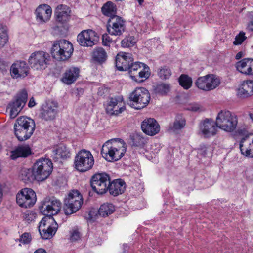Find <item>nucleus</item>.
<instances>
[{
    "mask_svg": "<svg viewBox=\"0 0 253 253\" xmlns=\"http://www.w3.org/2000/svg\"><path fill=\"white\" fill-rule=\"evenodd\" d=\"M188 109L192 111H197L199 109V108L196 105H192L189 107Z\"/></svg>",
    "mask_w": 253,
    "mask_h": 253,
    "instance_id": "obj_53",
    "label": "nucleus"
},
{
    "mask_svg": "<svg viewBox=\"0 0 253 253\" xmlns=\"http://www.w3.org/2000/svg\"><path fill=\"white\" fill-rule=\"evenodd\" d=\"M8 65V63L0 57V74H4L6 71Z\"/></svg>",
    "mask_w": 253,
    "mask_h": 253,
    "instance_id": "obj_50",
    "label": "nucleus"
},
{
    "mask_svg": "<svg viewBox=\"0 0 253 253\" xmlns=\"http://www.w3.org/2000/svg\"><path fill=\"white\" fill-rule=\"evenodd\" d=\"M94 160L90 151L85 150L80 151L74 160L75 169L80 172H85L90 169L94 165Z\"/></svg>",
    "mask_w": 253,
    "mask_h": 253,
    "instance_id": "obj_8",
    "label": "nucleus"
},
{
    "mask_svg": "<svg viewBox=\"0 0 253 253\" xmlns=\"http://www.w3.org/2000/svg\"><path fill=\"white\" fill-rule=\"evenodd\" d=\"M10 71L13 79L24 78L28 75L29 67L25 61H17L12 64Z\"/></svg>",
    "mask_w": 253,
    "mask_h": 253,
    "instance_id": "obj_20",
    "label": "nucleus"
},
{
    "mask_svg": "<svg viewBox=\"0 0 253 253\" xmlns=\"http://www.w3.org/2000/svg\"><path fill=\"white\" fill-rule=\"evenodd\" d=\"M245 35L244 32H240L239 34L236 36L235 41L233 42L234 44H241L246 39V37Z\"/></svg>",
    "mask_w": 253,
    "mask_h": 253,
    "instance_id": "obj_48",
    "label": "nucleus"
},
{
    "mask_svg": "<svg viewBox=\"0 0 253 253\" xmlns=\"http://www.w3.org/2000/svg\"><path fill=\"white\" fill-rule=\"evenodd\" d=\"M249 117L252 120V122H253V114L250 113Z\"/></svg>",
    "mask_w": 253,
    "mask_h": 253,
    "instance_id": "obj_60",
    "label": "nucleus"
},
{
    "mask_svg": "<svg viewBox=\"0 0 253 253\" xmlns=\"http://www.w3.org/2000/svg\"><path fill=\"white\" fill-rule=\"evenodd\" d=\"M251 58H245L236 64L237 70L242 74L248 75L251 60Z\"/></svg>",
    "mask_w": 253,
    "mask_h": 253,
    "instance_id": "obj_33",
    "label": "nucleus"
},
{
    "mask_svg": "<svg viewBox=\"0 0 253 253\" xmlns=\"http://www.w3.org/2000/svg\"><path fill=\"white\" fill-rule=\"evenodd\" d=\"M185 120L181 115H177L173 123L169 126V129L176 132L182 129L185 126Z\"/></svg>",
    "mask_w": 253,
    "mask_h": 253,
    "instance_id": "obj_34",
    "label": "nucleus"
},
{
    "mask_svg": "<svg viewBox=\"0 0 253 253\" xmlns=\"http://www.w3.org/2000/svg\"><path fill=\"white\" fill-rule=\"evenodd\" d=\"M247 137H243L240 142V149L241 153L246 156L253 157V139L252 140V144H250V147L248 148H244L243 143L245 142Z\"/></svg>",
    "mask_w": 253,
    "mask_h": 253,
    "instance_id": "obj_40",
    "label": "nucleus"
},
{
    "mask_svg": "<svg viewBox=\"0 0 253 253\" xmlns=\"http://www.w3.org/2000/svg\"><path fill=\"white\" fill-rule=\"evenodd\" d=\"M132 62L133 58L129 53L121 52L116 57V66L119 71H127Z\"/></svg>",
    "mask_w": 253,
    "mask_h": 253,
    "instance_id": "obj_22",
    "label": "nucleus"
},
{
    "mask_svg": "<svg viewBox=\"0 0 253 253\" xmlns=\"http://www.w3.org/2000/svg\"><path fill=\"white\" fill-rule=\"evenodd\" d=\"M112 42V39L107 34L102 35V42L104 46H109L110 43Z\"/></svg>",
    "mask_w": 253,
    "mask_h": 253,
    "instance_id": "obj_49",
    "label": "nucleus"
},
{
    "mask_svg": "<svg viewBox=\"0 0 253 253\" xmlns=\"http://www.w3.org/2000/svg\"><path fill=\"white\" fill-rule=\"evenodd\" d=\"M115 211L114 205L110 203H106L101 205L99 210V214L102 216L105 217L112 214Z\"/></svg>",
    "mask_w": 253,
    "mask_h": 253,
    "instance_id": "obj_36",
    "label": "nucleus"
},
{
    "mask_svg": "<svg viewBox=\"0 0 253 253\" xmlns=\"http://www.w3.org/2000/svg\"><path fill=\"white\" fill-rule=\"evenodd\" d=\"M8 41V37L6 31L0 28V49L3 47Z\"/></svg>",
    "mask_w": 253,
    "mask_h": 253,
    "instance_id": "obj_46",
    "label": "nucleus"
},
{
    "mask_svg": "<svg viewBox=\"0 0 253 253\" xmlns=\"http://www.w3.org/2000/svg\"><path fill=\"white\" fill-rule=\"evenodd\" d=\"M136 42V39L133 36H129L121 41V46L123 47H129L133 46Z\"/></svg>",
    "mask_w": 253,
    "mask_h": 253,
    "instance_id": "obj_44",
    "label": "nucleus"
},
{
    "mask_svg": "<svg viewBox=\"0 0 253 253\" xmlns=\"http://www.w3.org/2000/svg\"><path fill=\"white\" fill-rule=\"evenodd\" d=\"M211 119H206L199 124V134L205 138H209L216 134V126Z\"/></svg>",
    "mask_w": 253,
    "mask_h": 253,
    "instance_id": "obj_21",
    "label": "nucleus"
},
{
    "mask_svg": "<svg viewBox=\"0 0 253 253\" xmlns=\"http://www.w3.org/2000/svg\"><path fill=\"white\" fill-rule=\"evenodd\" d=\"M150 98V94L146 88L138 87L130 93L128 104L134 109H141L148 104Z\"/></svg>",
    "mask_w": 253,
    "mask_h": 253,
    "instance_id": "obj_6",
    "label": "nucleus"
},
{
    "mask_svg": "<svg viewBox=\"0 0 253 253\" xmlns=\"http://www.w3.org/2000/svg\"><path fill=\"white\" fill-rule=\"evenodd\" d=\"M34 253H47V252L43 249L39 248L36 250Z\"/></svg>",
    "mask_w": 253,
    "mask_h": 253,
    "instance_id": "obj_56",
    "label": "nucleus"
},
{
    "mask_svg": "<svg viewBox=\"0 0 253 253\" xmlns=\"http://www.w3.org/2000/svg\"><path fill=\"white\" fill-rule=\"evenodd\" d=\"M170 85L167 84H158L155 88L156 93L160 95H165L170 91Z\"/></svg>",
    "mask_w": 253,
    "mask_h": 253,
    "instance_id": "obj_43",
    "label": "nucleus"
},
{
    "mask_svg": "<svg viewBox=\"0 0 253 253\" xmlns=\"http://www.w3.org/2000/svg\"><path fill=\"white\" fill-rule=\"evenodd\" d=\"M179 83L184 89H188L192 85V80L188 75L182 74L179 78Z\"/></svg>",
    "mask_w": 253,
    "mask_h": 253,
    "instance_id": "obj_42",
    "label": "nucleus"
},
{
    "mask_svg": "<svg viewBox=\"0 0 253 253\" xmlns=\"http://www.w3.org/2000/svg\"><path fill=\"white\" fill-rule=\"evenodd\" d=\"M126 152V146L123 140L119 138L108 140L102 146L101 154L108 161L120 160Z\"/></svg>",
    "mask_w": 253,
    "mask_h": 253,
    "instance_id": "obj_1",
    "label": "nucleus"
},
{
    "mask_svg": "<svg viewBox=\"0 0 253 253\" xmlns=\"http://www.w3.org/2000/svg\"><path fill=\"white\" fill-rule=\"evenodd\" d=\"M64 210L66 215H71L78 211L83 204V198L77 190L71 191L64 200Z\"/></svg>",
    "mask_w": 253,
    "mask_h": 253,
    "instance_id": "obj_5",
    "label": "nucleus"
},
{
    "mask_svg": "<svg viewBox=\"0 0 253 253\" xmlns=\"http://www.w3.org/2000/svg\"><path fill=\"white\" fill-rule=\"evenodd\" d=\"M37 19L41 23L48 21L51 16V8L47 4H42L38 6L35 11Z\"/></svg>",
    "mask_w": 253,
    "mask_h": 253,
    "instance_id": "obj_25",
    "label": "nucleus"
},
{
    "mask_svg": "<svg viewBox=\"0 0 253 253\" xmlns=\"http://www.w3.org/2000/svg\"><path fill=\"white\" fill-rule=\"evenodd\" d=\"M131 145L134 147H143L147 143L146 139L141 134L134 133L130 136Z\"/></svg>",
    "mask_w": 253,
    "mask_h": 253,
    "instance_id": "obj_35",
    "label": "nucleus"
},
{
    "mask_svg": "<svg viewBox=\"0 0 253 253\" xmlns=\"http://www.w3.org/2000/svg\"><path fill=\"white\" fill-rule=\"evenodd\" d=\"M243 56V53L242 52H238L236 55V59L238 60L241 59Z\"/></svg>",
    "mask_w": 253,
    "mask_h": 253,
    "instance_id": "obj_58",
    "label": "nucleus"
},
{
    "mask_svg": "<svg viewBox=\"0 0 253 253\" xmlns=\"http://www.w3.org/2000/svg\"><path fill=\"white\" fill-rule=\"evenodd\" d=\"M110 184L109 176L105 173H97L91 177L90 185L97 194L102 195L108 190Z\"/></svg>",
    "mask_w": 253,
    "mask_h": 253,
    "instance_id": "obj_12",
    "label": "nucleus"
},
{
    "mask_svg": "<svg viewBox=\"0 0 253 253\" xmlns=\"http://www.w3.org/2000/svg\"><path fill=\"white\" fill-rule=\"evenodd\" d=\"M36 180L43 181L51 174L53 169V164L48 158H41L37 160L33 166Z\"/></svg>",
    "mask_w": 253,
    "mask_h": 253,
    "instance_id": "obj_7",
    "label": "nucleus"
},
{
    "mask_svg": "<svg viewBox=\"0 0 253 253\" xmlns=\"http://www.w3.org/2000/svg\"><path fill=\"white\" fill-rule=\"evenodd\" d=\"M50 61L49 53L38 51L32 53L28 59V63L31 67L36 70H43L47 67Z\"/></svg>",
    "mask_w": 253,
    "mask_h": 253,
    "instance_id": "obj_10",
    "label": "nucleus"
},
{
    "mask_svg": "<svg viewBox=\"0 0 253 253\" xmlns=\"http://www.w3.org/2000/svg\"><path fill=\"white\" fill-rule=\"evenodd\" d=\"M238 117L230 111L222 110L216 117L215 125L217 127L226 132H233L237 126Z\"/></svg>",
    "mask_w": 253,
    "mask_h": 253,
    "instance_id": "obj_4",
    "label": "nucleus"
},
{
    "mask_svg": "<svg viewBox=\"0 0 253 253\" xmlns=\"http://www.w3.org/2000/svg\"><path fill=\"white\" fill-rule=\"evenodd\" d=\"M137 0L140 4H141L144 1V0Z\"/></svg>",
    "mask_w": 253,
    "mask_h": 253,
    "instance_id": "obj_61",
    "label": "nucleus"
},
{
    "mask_svg": "<svg viewBox=\"0 0 253 253\" xmlns=\"http://www.w3.org/2000/svg\"><path fill=\"white\" fill-rule=\"evenodd\" d=\"M96 33L92 30H83L77 36L79 44L84 47H92L98 41Z\"/></svg>",
    "mask_w": 253,
    "mask_h": 253,
    "instance_id": "obj_16",
    "label": "nucleus"
},
{
    "mask_svg": "<svg viewBox=\"0 0 253 253\" xmlns=\"http://www.w3.org/2000/svg\"><path fill=\"white\" fill-rule=\"evenodd\" d=\"M52 156L55 161H58L60 158L70 157V151L65 145L60 144L56 149L53 151Z\"/></svg>",
    "mask_w": 253,
    "mask_h": 253,
    "instance_id": "obj_29",
    "label": "nucleus"
},
{
    "mask_svg": "<svg viewBox=\"0 0 253 253\" xmlns=\"http://www.w3.org/2000/svg\"><path fill=\"white\" fill-rule=\"evenodd\" d=\"M32 237L31 234L28 232L23 233L20 238L15 240L16 242H19L23 244L26 245L31 243Z\"/></svg>",
    "mask_w": 253,
    "mask_h": 253,
    "instance_id": "obj_45",
    "label": "nucleus"
},
{
    "mask_svg": "<svg viewBox=\"0 0 253 253\" xmlns=\"http://www.w3.org/2000/svg\"><path fill=\"white\" fill-rule=\"evenodd\" d=\"M125 189V183L121 179H117L112 182H110L108 190L110 194L114 196H117L122 194Z\"/></svg>",
    "mask_w": 253,
    "mask_h": 253,
    "instance_id": "obj_27",
    "label": "nucleus"
},
{
    "mask_svg": "<svg viewBox=\"0 0 253 253\" xmlns=\"http://www.w3.org/2000/svg\"><path fill=\"white\" fill-rule=\"evenodd\" d=\"M58 107L57 102L49 100L42 104L40 116L45 121L53 120L57 114Z\"/></svg>",
    "mask_w": 253,
    "mask_h": 253,
    "instance_id": "obj_18",
    "label": "nucleus"
},
{
    "mask_svg": "<svg viewBox=\"0 0 253 253\" xmlns=\"http://www.w3.org/2000/svg\"><path fill=\"white\" fill-rule=\"evenodd\" d=\"M3 185L0 183V201H1L3 196Z\"/></svg>",
    "mask_w": 253,
    "mask_h": 253,
    "instance_id": "obj_57",
    "label": "nucleus"
},
{
    "mask_svg": "<svg viewBox=\"0 0 253 253\" xmlns=\"http://www.w3.org/2000/svg\"><path fill=\"white\" fill-rule=\"evenodd\" d=\"M61 203L54 198H45L42 202L39 209L41 213L46 216H52L57 214L60 211Z\"/></svg>",
    "mask_w": 253,
    "mask_h": 253,
    "instance_id": "obj_14",
    "label": "nucleus"
},
{
    "mask_svg": "<svg viewBox=\"0 0 253 253\" xmlns=\"http://www.w3.org/2000/svg\"><path fill=\"white\" fill-rule=\"evenodd\" d=\"M208 75L199 77L196 82V86L200 89L204 91H209Z\"/></svg>",
    "mask_w": 253,
    "mask_h": 253,
    "instance_id": "obj_38",
    "label": "nucleus"
},
{
    "mask_svg": "<svg viewBox=\"0 0 253 253\" xmlns=\"http://www.w3.org/2000/svg\"><path fill=\"white\" fill-rule=\"evenodd\" d=\"M14 133L19 141L29 139L35 129V123L33 120L27 117H20L17 119L14 126Z\"/></svg>",
    "mask_w": 253,
    "mask_h": 253,
    "instance_id": "obj_2",
    "label": "nucleus"
},
{
    "mask_svg": "<svg viewBox=\"0 0 253 253\" xmlns=\"http://www.w3.org/2000/svg\"><path fill=\"white\" fill-rule=\"evenodd\" d=\"M103 14L109 18L117 16L116 14V5L111 1H108L103 5L102 8Z\"/></svg>",
    "mask_w": 253,
    "mask_h": 253,
    "instance_id": "obj_32",
    "label": "nucleus"
},
{
    "mask_svg": "<svg viewBox=\"0 0 253 253\" xmlns=\"http://www.w3.org/2000/svg\"><path fill=\"white\" fill-rule=\"evenodd\" d=\"M125 21L118 16L109 18L107 26V31L112 35L120 36L125 31Z\"/></svg>",
    "mask_w": 253,
    "mask_h": 253,
    "instance_id": "obj_19",
    "label": "nucleus"
},
{
    "mask_svg": "<svg viewBox=\"0 0 253 253\" xmlns=\"http://www.w3.org/2000/svg\"><path fill=\"white\" fill-rule=\"evenodd\" d=\"M28 98L26 90L23 89L18 93L14 99L9 103L8 108L10 109V116L12 118H15L25 106Z\"/></svg>",
    "mask_w": 253,
    "mask_h": 253,
    "instance_id": "obj_13",
    "label": "nucleus"
},
{
    "mask_svg": "<svg viewBox=\"0 0 253 253\" xmlns=\"http://www.w3.org/2000/svg\"><path fill=\"white\" fill-rule=\"evenodd\" d=\"M141 129L144 133L149 136H154L159 132L160 126L153 118L145 119L141 123Z\"/></svg>",
    "mask_w": 253,
    "mask_h": 253,
    "instance_id": "obj_23",
    "label": "nucleus"
},
{
    "mask_svg": "<svg viewBox=\"0 0 253 253\" xmlns=\"http://www.w3.org/2000/svg\"><path fill=\"white\" fill-rule=\"evenodd\" d=\"M92 57L94 61L102 64L106 61L108 55L103 48L97 47L94 49Z\"/></svg>",
    "mask_w": 253,
    "mask_h": 253,
    "instance_id": "obj_31",
    "label": "nucleus"
},
{
    "mask_svg": "<svg viewBox=\"0 0 253 253\" xmlns=\"http://www.w3.org/2000/svg\"><path fill=\"white\" fill-rule=\"evenodd\" d=\"M36 216L37 215L35 212L30 211H27L23 214L24 220L28 223L34 221Z\"/></svg>",
    "mask_w": 253,
    "mask_h": 253,
    "instance_id": "obj_47",
    "label": "nucleus"
},
{
    "mask_svg": "<svg viewBox=\"0 0 253 253\" xmlns=\"http://www.w3.org/2000/svg\"><path fill=\"white\" fill-rule=\"evenodd\" d=\"M108 92V89L107 88L105 87H100L99 88L98 91V94L102 96L105 93H107Z\"/></svg>",
    "mask_w": 253,
    "mask_h": 253,
    "instance_id": "obj_52",
    "label": "nucleus"
},
{
    "mask_svg": "<svg viewBox=\"0 0 253 253\" xmlns=\"http://www.w3.org/2000/svg\"><path fill=\"white\" fill-rule=\"evenodd\" d=\"M35 192L31 188H25L21 190L16 195L17 203L25 208L33 206L36 202Z\"/></svg>",
    "mask_w": 253,
    "mask_h": 253,
    "instance_id": "obj_15",
    "label": "nucleus"
},
{
    "mask_svg": "<svg viewBox=\"0 0 253 253\" xmlns=\"http://www.w3.org/2000/svg\"><path fill=\"white\" fill-rule=\"evenodd\" d=\"M128 69L131 78L138 82H142L149 78L150 75V68L145 64L136 62L131 63Z\"/></svg>",
    "mask_w": 253,
    "mask_h": 253,
    "instance_id": "obj_11",
    "label": "nucleus"
},
{
    "mask_svg": "<svg viewBox=\"0 0 253 253\" xmlns=\"http://www.w3.org/2000/svg\"><path fill=\"white\" fill-rule=\"evenodd\" d=\"M79 70L77 68L71 67L69 68L64 74L62 80L67 84H70L74 83L78 77Z\"/></svg>",
    "mask_w": 253,
    "mask_h": 253,
    "instance_id": "obj_28",
    "label": "nucleus"
},
{
    "mask_svg": "<svg viewBox=\"0 0 253 253\" xmlns=\"http://www.w3.org/2000/svg\"><path fill=\"white\" fill-rule=\"evenodd\" d=\"M11 157L15 159L18 157H26L31 153V149L28 145H21L18 146L14 151H12Z\"/></svg>",
    "mask_w": 253,
    "mask_h": 253,
    "instance_id": "obj_30",
    "label": "nucleus"
},
{
    "mask_svg": "<svg viewBox=\"0 0 253 253\" xmlns=\"http://www.w3.org/2000/svg\"><path fill=\"white\" fill-rule=\"evenodd\" d=\"M21 178L25 183L31 182L36 180V175L34 174L33 171V168H32V169H25L23 170L21 172Z\"/></svg>",
    "mask_w": 253,
    "mask_h": 253,
    "instance_id": "obj_37",
    "label": "nucleus"
},
{
    "mask_svg": "<svg viewBox=\"0 0 253 253\" xmlns=\"http://www.w3.org/2000/svg\"><path fill=\"white\" fill-rule=\"evenodd\" d=\"M247 29L250 31H253V19L248 24Z\"/></svg>",
    "mask_w": 253,
    "mask_h": 253,
    "instance_id": "obj_55",
    "label": "nucleus"
},
{
    "mask_svg": "<svg viewBox=\"0 0 253 253\" xmlns=\"http://www.w3.org/2000/svg\"><path fill=\"white\" fill-rule=\"evenodd\" d=\"M73 50V45L69 41L61 39L53 42L51 53L52 57L57 60L65 61L71 57Z\"/></svg>",
    "mask_w": 253,
    "mask_h": 253,
    "instance_id": "obj_3",
    "label": "nucleus"
},
{
    "mask_svg": "<svg viewBox=\"0 0 253 253\" xmlns=\"http://www.w3.org/2000/svg\"><path fill=\"white\" fill-rule=\"evenodd\" d=\"M36 105V103L35 102L34 99L33 97L30 98L29 102L28 103V106L29 107H33Z\"/></svg>",
    "mask_w": 253,
    "mask_h": 253,
    "instance_id": "obj_54",
    "label": "nucleus"
},
{
    "mask_svg": "<svg viewBox=\"0 0 253 253\" xmlns=\"http://www.w3.org/2000/svg\"><path fill=\"white\" fill-rule=\"evenodd\" d=\"M171 71L169 67L163 66L159 67L157 70V74L162 80H167L171 75Z\"/></svg>",
    "mask_w": 253,
    "mask_h": 253,
    "instance_id": "obj_39",
    "label": "nucleus"
},
{
    "mask_svg": "<svg viewBox=\"0 0 253 253\" xmlns=\"http://www.w3.org/2000/svg\"><path fill=\"white\" fill-rule=\"evenodd\" d=\"M70 8L65 5L57 6L54 11V16L56 21L61 23L67 22L71 17Z\"/></svg>",
    "mask_w": 253,
    "mask_h": 253,
    "instance_id": "obj_24",
    "label": "nucleus"
},
{
    "mask_svg": "<svg viewBox=\"0 0 253 253\" xmlns=\"http://www.w3.org/2000/svg\"><path fill=\"white\" fill-rule=\"evenodd\" d=\"M238 95L240 97H248L253 95V81H244L238 89Z\"/></svg>",
    "mask_w": 253,
    "mask_h": 253,
    "instance_id": "obj_26",
    "label": "nucleus"
},
{
    "mask_svg": "<svg viewBox=\"0 0 253 253\" xmlns=\"http://www.w3.org/2000/svg\"><path fill=\"white\" fill-rule=\"evenodd\" d=\"M79 239H80V233L77 230H74L71 233V240L72 241H74Z\"/></svg>",
    "mask_w": 253,
    "mask_h": 253,
    "instance_id": "obj_51",
    "label": "nucleus"
},
{
    "mask_svg": "<svg viewBox=\"0 0 253 253\" xmlns=\"http://www.w3.org/2000/svg\"><path fill=\"white\" fill-rule=\"evenodd\" d=\"M124 252L123 253H127L128 249V247L126 244L123 245Z\"/></svg>",
    "mask_w": 253,
    "mask_h": 253,
    "instance_id": "obj_59",
    "label": "nucleus"
},
{
    "mask_svg": "<svg viewBox=\"0 0 253 253\" xmlns=\"http://www.w3.org/2000/svg\"><path fill=\"white\" fill-rule=\"evenodd\" d=\"M209 91L213 90L217 87L220 84V79L213 74H208Z\"/></svg>",
    "mask_w": 253,
    "mask_h": 253,
    "instance_id": "obj_41",
    "label": "nucleus"
},
{
    "mask_svg": "<svg viewBox=\"0 0 253 253\" xmlns=\"http://www.w3.org/2000/svg\"><path fill=\"white\" fill-rule=\"evenodd\" d=\"M58 225L52 216L44 217L39 226V231L43 239H50L55 234Z\"/></svg>",
    "mask_w": 253,
    "mask_h": 253,
    "instance_id": "obj_9",
    "label": "nucleus"
},
{
    "mask_svg": "<svg viewBox=\"0 0 253 253\" xmlns=\"http://www.w3.org/2000/svg\"><path fill=\"white\" fill-rule=\"evenodd\" d=\"M125 103L122 96L112 97L108 100L106 111L110 115H118L125 110Z\"/></svg>",
    "mask_w": 253,
    "mask_h": 253,
    "instance_id": "obj_17",
    "label": "nucleus"
}]
</instances>
